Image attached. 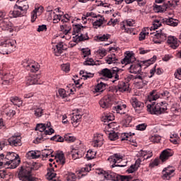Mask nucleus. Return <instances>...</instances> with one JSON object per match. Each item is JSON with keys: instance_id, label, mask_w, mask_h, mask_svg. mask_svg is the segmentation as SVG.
<instances>
[{"instance_id": "f257e3e1", "label": "nucleus", "mask_w": 181, "mask_h": 181, "mask_svg": "<svg viewBox=\"0 0 181 181\" xmlns=\"http://www.w3.org/2000/svg\"><path fill=\"white\" fill-rule=\"evenodd\" d=\"M120 62L122 64H125V66H127V64H132L129 68V73L133 74H139L141 71H142V67H144V66H146L145 69H146V67H148L151 64H153L154 62H156V56H153L148 60L135 63V62H136L135 54L127 51L124 52V59H122Z\"/></svg>"}, {"instance_id": "f03ea898", "label": "nucleus", "mask_w": 181, "mask_h": 181, "mask_svg": "<svg viewBox=\"0 0 181 181\" xmlns=\"http://www.w3.org/2000/svg\"><path fill=\"white\" fill-rule=\"evenodd\" d=\"M50 127H52L50 122H47L45 124H37L35 127V131H39V132H37V136L33 141V144L37 145L39 144H42L43 141L49 139L47 135H52V134H54V129Z\"/></svg>"}, {"instance_id": "7ed1b4c3", "label": "nucleus", "mask_w": 181, "mask_h": 181, "mask_svg": "<svg viewBox=\"0 0 181 181\" xmlns=\"http://www.w3.org/2000/svg\"><path fill=\"white\" fill-rule=\"evenodd\" d=\"M18 158H19V156L16 153H6L4 160L0 161V168L7 165L10 169H16L19 166V163H21V160H18Z\"/></svg>"}, {"instance_id": "20e7f679", "label": "nucleus", "mask_w": 181, "mask_h": 181, "mask_svg": "<svg viewBox=\"0 0 181 181\" xmlns=\"http://www.w3.org/2000/svg\"><path fill=\"white\" fill-rule=\"evenodd\" d=\"M86 29H88V28L80 24H75L73 25L72 35H76V36L74 37L75 42H86V40H90L88 33L85 32Z\"/></svg>"}, {"instance_id": "39448f33", "label": "nucleus", "mask_w": 181, "mask_h": 181, "mask_svg": "<svg viewBox=\"0 0 181 181\" xmlns=\"http://www.w3.org/2000/svg\"><path fill=\"white\" fill-rule=\"evenodd\" d=\"M32 170H37L33 165H28L25 167H21L18 173V178L22 181H36V178L32 175Z\"/></svg>"}, {"instance_id": "423d86ee", "label": "nucleus", "mask_w": 181, "mask_h": 181, "mask_svg": "<svg viewBox=\"0 0 181 181\" xmlns=\"http://www.w3.org/2000/svg\"><path fill=\"white\" fill-rule=\"evenodd\" d=\"M123 71L124 70L115 66L110 69H108L107 68L102 69L100 74L103 77H105V78H115V80L112 81V83H115V81L119 80V74Z\"/></svg>"}, {"instance_id": "0eeeda50", "label": "nucleus", "mask_w": 181, "mask_h": 181, "mask_svg": "<svg viewBox=\"0 0 181 181\" xmlns=\"http://www.w3.org/2000/svg\"><path fill=\"white\" fill-rule=\"evenodd\" d=\"M168 110V104L166 103L161 102L160 103H155L153 102L151 104L147 105V111L150 114H154L155 115H160L166 112Z\"/></svg>"}, {"instance_id": "6e6552de", "label": "nucleus", "mask_w": 181, "mask_h": 181, "mask_svg": "<svg viewBox=\"0 0 181 181\" xmlns=\"http://www.w3.org/2000/svg\"><path fill=\"white\" fill-rule=\"evenodd\" d=\"M16 47V40H4L0 43V54H9L11 52L15 51Z\"/></svg>"}, {"instance_id": "1a4fd4ad", "label": "nucleus", "mask_w": 181, "mask_h": 181, "mask_svg": "<svg viewBox=\"0 0 181 181\" xmlns=\"http://www.w3.org/2000/svg\"><path fill=\"white\" fill-rule=\"evenodd\" d=\"M170 156H173V150L167 148L163 151L160 155V159L156 158L152 161L149 165L150 168H155V166H158L160 162H162V163H163V162H166Z\"/></svg>"}, {"instance_id": "9d476101", "label": "nucleus", "mask_w": 181, "mask_h": 181, "mask_svg": "<svg viewBox=\"0 0 181 181\" xmlns=\"http://www.w3.org/2000/svg\"><path fill=\"white\" fill-rule=\"evenodd\" d=\"M1 78L3 84H11L13 80V71L6 69V64L3 65L2 70L0 71Z\"/></svg>"}, {"instance_id": "9b49d317", "label": "nucleus", "mask_w": 181, "mask_h": 181, "mask_svg": "<svg viewBox=\"0 0 181 181\" xmlns=\"http://www.w3.org/2000/svg\"><path fill=\"white\" fill-rule=\"evenodd\" d=\"M105 179L112 181H130L132 177L128 175H121L112 171H106Z\"/></svg>"}, {"instance_id": "f8f14e48", "label": "nucleus", "mask_w": 181, "mask_h": 181, "mask_svg": "<svg viewBox=\"0 0 181 181\" xmlns=\"http://www.w3.org/2000/svg\"><path fill=\"white\" fill-rule=\"evenodd\" d=\"M22 66H24L26 70L30 71L31 73H36L39 71L40 69V65L39 64V63L32 59H24L22 62Z\"/></svg>"}, {"instance_id": "ddd939ff", "label": "nucleus", "mask_w": 181, "mask_h": 181, "mask_svg": "<svg viewBox=\"0 0 181 181\" xmlns=\"http://www.w3.org/2000/svg\"><path fill=\"white\" fill-rule=\"evenodd\" d=\"M150 35L153 37V42L157 45H160L168 39V35L165 33L164 30H156L154 33H150Z\"/></svg>"}, {"instance_id": "4468645a", "label": "nucleus", "mask_w": 181, "mask_h": 181, "mask_svg": "<svg viewBox=\"0 0 181 181\" xmlns=\"http://www.w3.org/2000/svg\"><path fill=\"white\" fill-rule=\"evenodd\" d=\"M112 104H114V96L111 95H105L99 100V105L103 110L111 108Z\"/></svg>"}, {"instance_id": "2eb2a0df", "label": "nucleus", "mask_w": 181, "mask_h": 181, "mask_svg": "<svg viewBox=\"0 0 181 181\" xmlns=\"http://www.w3.org/2000/svg\"><path fill=\"white\" fill-rule=\"evenodd\" d=\"M168 94H169V92L168 91H164L161 93H159L158 90H153L148 95L147 100H148L149 103H152V101H156L158 98H160V95L161 97H166Z\"/></svg>"}, {"instance_id": "dca6fc26", "label": "nucleus", "mask_w": 181, "mask_h": 181, "mask_svg": "<svg viewBox=\"0 0 181 181\" xmlns=\"http://www.w3.org/2000/svg\"><path fill=\"white\" fill-rule=\"evenodd\" d=\"M130 104L138 114L144 110V103L139 101L136 97H133L130 99Z\"/></svg>"}, {"instance_id": "f3484780", "label": "nucleus", "mask_w": 181, "mask_h": 181, "mask_svg": "<svg viewBox=\"0 0 181 181\" xmlns=\"http://www.w3.org/2000/svg\"><path fill=\"white\" fill-rule=\"evenodd\" d=\"M7 142L10 146H22V137L21 135L14 134L8 139Z\"/></svg>"}, {"instance_id": "a211bd4d", "label": "nucleus", "mask_w": 181, "mask_h": 181, "mask_svg": "<svg viewBox=\"0 0 181 181\" xmlns=\"http://www.w3.org/2000/svg\"><path fill=\"white\" fill-rule=\"evenodd\" d=\"M122 155L121 153H115L113 156L109 158L110 162L114 163L112 166V168H115V166H118L119 168H124L125 165H116L115 163H120L122 161Z\"/></svg>"}, {"instance_id": "6ab92c4d", "label": "nucleus", "mask_w": 181, "mask_h": 181, "mask_svg": "<svg viewBox=\"0 0 181 181\" xmlns=\"http://www.w3.org/2000/svg\"><path fill=\"white\" fill-rule=\"evenodd\" d=\"M49 166L51 167V168L49 169L46 177L47 179H48V180H52V181H59V180L56 179V173H54V168H53V166H54V168H57V165H56V163H53V164L49 163Z\"/></svg>"}, {"instance_id": "aec40b11", "label": "nucleus", "mask_w": 181, "mask_h": 181, "mask_svg": "<svg viewBox=\"0 0 181 181\" xmlns=\"http://www.w3.org/2000/svg\"><path fill=\"white\" fill-rule=\"evenodd\" d=\"M175 173V170L171 167H168L163 169L162 171V177L163 179H166L169 180L170 177H173V174Z\"/></svg>"}, {"instance_id": "412c9836", "label": "nucleus", "mask_w": 181, "mask_h": 181, "mask_svg": "<svg viewBox=\"0 0 181 181\" xmlns=\"http://www.w3.org/2000/svg\"><path fill=\"white\" fill-rule=\"evenodd\" d=\"M148 77V75L146 74H141L140 75H136V78H138L137 80H139V82H137V86L139 85L140 88H142L148 84V82L146 80H145Z\"/></svg>"}, {"instance_id": "4be33fe9", "label": "nucleus", "mask_w": 181, "mask_h": 181, "mask_svg": "<svg viewBox=\"0 0 181 181\" xmlns=\"http://www.w3.org/2000/svg\"><path fill=\"white\" fill-rule=\"evenodd\" d=\"M0 177L3 181H11L13 179V175L6 170H0Z\"/></svg>"}, {"instance_id": "5701e85b", "label": "nucleus", "mask_w": 181, "mask_h": 181, "mask_svg": "<svg viewBox=\"0 0 181 181\" xmlns=\"http://www.w3.org/2000/svg\"><path fill=\"white\" fill-rule=\"evenodd\" d=\"M14 6L25 13L28 12V9H29V4H28L27 0H18Z\"/></svg>"}, {"instance_id": "b1692460", "label": "nucleus", "mask_w": 181, "mask_h": 181, "mask_svg": "<svg viewBox=\"0 0 181 181\" xmlns=\"http://www.w3.org/2000/svg\"><path fill=\"white\" fill-rule=\"evenodd\" d=\"M167 43L170 45L172 49H177L179 47V42H177V38L175 36L170 35L168 37Z\"/></svg>"}, {"instance_id": "393cba45", "label": "nucleus", "mask_w": 181, "mask_h": 181, "mask_svg": "<svg viewBox=\"0 0 181 181\" xmlns=\"http://www.w3.org/2000/svg\"><path fill=\"white\" fill-rule=\"evenodd\" d=\"M39 78L37 74L31 75L26 77L27 86H33V84H39Z\"/></svg>"}, {"instance_id": "a878e982", "label": "nucleus", "mask_w": 181, "mask_h": 181, "mask_svg": "<svg viewBox=\"0 0 181 181\" xmlns=\"http://www.w3.org/2000/svg\"><path fill=\"white\" fill-rule=\"evenodd\" d=\"M137 158H142L143 160H145V159H149L150 158H152L153 156V153H152V151H146L141 150L139 151V153L136 155Z\"/></svg>"}, {"instance_id": "bb28decb", "label": "nucleus", "mask_w": 181, "mask_h": 181, "mask_svg": "<svg viewBox=\"0 0 181 181\" xmlns=\"http://www.w3.org/2000/svg\"><path fill=\"white\" fill-rule=\"evenodd\" d=\"M153 11L157 13L165 12L169 8V4L164 3L163 5L154 4L153 6Z\"/></svg>"}, {"instance_id": "cd10ccee", "label": "nucleus", "mask_w": 181, "mask_h": 181, "mask_svg": "<svg viewBox=\"0 0 181 181\" xmlns=\"http://www.w3.org/2000/svg\"><path fill=\"white\" fill-rule=\"evenodd\" d=\"M0 28L2 29V30H8L10 33H12V32H16V30H19V28L17 27H13L12 24H8V23H0Z\"/></svg>"}, {"instance_id": "c85d7f7f", "label": "nucleus", "mask_w": 181, "mask_h": 181, "mask_svg": "<svg viewBox=\"0 0 181 181\" xmlns=\"http://www.w3.org/2000/svg\"><path fill=\"white\" fill-rule=\"evenodd\" d=\"M104 139L103 138V134H95L93 137V144L94 146L97 147H100L103 146V144H104L103 142Z\"/></svg>"}, {"instance_id": "c756f323", "label": "nucleus", "mask_w": 181, "mask_h": 181, "mask_svg": "<svg viewBox=\"0 0 181 181\" xmlns=\"http://www.w3.org/2000/svg\"><path fill=\"white\" fill-rule=\"evenodd\" d=\"M112 110L114 112L122 115L127 112V105H117V106L113 107Z\"/></svg>"}, {"instance_id": "7c9ffc66", "label": "nucleus", "mask_w": 181, "mask_h": 181, "mask_svg": "<svg viewBox=\"0 0 181 181\" xmlns=\"http://www.w3.org/2000/svg\"><path fill=\"white\" fill-rule=\"evenodd\" d=\"M105 62L107 63V64H117V63H119V60L117 59L115 54L107 55V57L105 58Z\"/></svg>"}, {"instance_id": "2f4dec72", "label": "nucleus", "mask_w": 181, "mask_h": 181, "mask_svg": "<svg viewBox=\"0 0 181 181\" xmlns=\"http://www.w3.org/2000/svg\"><path fill=\"white\" fill-rule=\"evenodd\" d=\"M115 119V117H114V115L111 113L106 114L102 119L103 122H105L106 125L108 124L109 127H111V125H112V121H114Z\"/></svg>"}, {"instance_id": "473e14b6", "label": "nucleus", "mask_w": 181, "mask_h": 181, "mask_svg": "<svg viewBox=\"0 0 181 181\" xmlns=\"http://www.w3.org/2000/svg\"><path fill=\"white\" fill-rule=\"evenodd\" d=\"M13 11H11V15H13V18H18V16H23V15H25V12L22 11L21 8H18L16 6H14Z\"/></svg>"}, {"instance_id": "72a5a7b5", "label": "nucleus", "mask_w": 181, "mask_h": 181, "mask_svg": "<svg viewBox=\"0 0 181 181\" xmlns=\"http://www.w3.org/2000/svg\"><path fill=\"white\" fill-rule=\"evenodd\" d=\"M86 153V149L83 148L82 150H78L75 151H72V159L76 160V159H80V158H83L84 154Z\"/></svg>"}, {"instance_id": "f704fd0d", "label": "nucleus", "mask_w": 181, "mask_h": 181, "mask_svg": "<svg viewBox=\"0 0 181 181\" xmlns=\"http://www.w3.org/2000/svg\"><path fill=\"white\" fill-rule=\"evenodd\" d=\"M63 50H66L64 49V46L63 45V42H59L56 45V47L54 49V53L55 56H60L63 53Z\"/></svg>"}, {"instance_id": "c9c22d12", "label": "nucleus", "mask_w": 181, "mask_h": 181, "mask_svg": "<svg viewBox=\"0 0 181 181\" xmlns=\"http://www.w3.org/2000/svg\"><path fill=\"white\" fill-rule=\"evenodd\" d=\"M117 88L119 91H121V93H124V91H128V90H129V84L128 83L121 81L119 82Z\"/></svg>"}, {"instance_id": "e433bc0d", "label": "nucleus", "mask_w": 181, "mask_h": 181, "mask_svg": "<svg viewBox=\"0 0 181 181\" xmlns=\"http://www.w3.org/2000/svg\"><path fill=\"white\" fill-rule=\"evenodd\" d=\"M60 30L64 33V35H65V36H67V35H70V33H71V25L67 24L61 25Z\"/></svg>"}, {"instance_id": "4c0bfd02", "label": "nucleus", "mask_w": 181, "mask_h": 181, "mask_svg": "<svg viewBox=\"0 0 181 181\" xmlns=\"http://www.w3.org/2000/svg\"><path fill=\"white\" fill-rule=\"evenodd\" d=\"M110 37H111V35L110 34H100L95 36V40H96V42H107V40H108Z\"/></svg>"}, {"instance_id": "58836bf2", "label": "nucleus", "mask_w": 181, "mask_h": 181, "mask_svg": "<svg viewBox=\"0 0 181 181\" xmlns=\"http://www.w3.org/2000/svg\"><path fill=\"white\" fill-rule=\"evenodd\" d=\"M10 101L13 104V105H17V107H21V105L23 104L22 99L17 96H11L10 98Z\"/></svg>"}, {"instance_id": "ea45409f", "label": "nucleus", "mask_w": 181, "mask_h": 181, "mask_svg": "<svg viewBox=\"0 0 181 181\" xmlns=\"http://www.w3.org/2000/svg\"><path fill=\"white\" fill-rule=\"evenodd\" d=\"M106 134L108 135V138L110 141H117V139H119V136L121 135L114 131L106 132Z\"/></svg>"}, {"instance_id": "a19ab883", "label": "nucleus", "mask_w": 181, "mask_h": 181, "mask_svg": "<svg viewBox=\"0 0 181 181\" xmlns=\"http://www.w3.org/2000/svg\"><path fill=\"white\" fill-rule=\"evenodd\" d=\"M71 118L74 127H77V124L81 122V115L73 114Z\"/></svg>"}, {"instance_id": "79ce46f5", "label": "nucleus", "mask_w": 181, "mask_h": 181, "mask_svg": "<svg viewBox=\"0 0 181 181\" xmlns=\"http://www.w3.org/2000/svg\"><path fill=\"white\" fill-rule=\"evenodd\" d=\"M133 135H135V133H122L119 139L120 141H131Z\"/></svg>"}, {"instance_id": "37998d69", "label": "nucleus", "mask_w": 181, "mask_h": 181, "mask_svg": "<svg viewBox=\"0 0 181 181\" xmlns=\"http://www.w3.org/2000/svg\"><path fill=\"white\" fill-rule=\"evenodd\" d=\"M95 54L98 59H103L105 56H107V50L104 48H100L95 52Z\"/></svg>"}, {"instance_id": "c03bdc74", "label": "nucleus", "mask_w": 181, "mask_h": 181, "mask_svg": "<svg viewBox=\"0 0 181 181\" xmlns=\"http://www.w3.org/2000/svg\"><path fill=\"white\" fill-rule=\"evenodd\" d=\"M51 156V158H54V155H53V151L50 148H45L42 151V158H49Z\"/></svg>"}, {"instance_id": "a18cd8bd", "label": "nucleus", "mask_w": 181, "mask_h": 181, "mask_svg": "<svg viewBox=\"0 0 181 181\" xmlns=\"http://www.w3.org/2000/svg\"><path fill=\"white\" fill-rule=\"evenodd\" d=\"M106 88H107V84L103 82H100L95 86V90L96 93H103V91H104V90H105Z\"/></svg>"}, {"instance_id": "49530a36", "label": "nucleus", "mask_w": 181, "mask_h": 181, "mask_svg": "<svg viewBox=\"0 0 181 181\" xmlns=\"http://www.w3.org/2000/svg\"><path fill=\"white\" fill-rule=\"evenodd\" d=\"M49 13L53 16V23H59L62 21V15H56L53 10L49 11Z\"/></svg>"}, {"instance_id": "de8ad7c7", "label": "nucleus", "mask_w": 181, "mask_h": 181, "mask_svg": "<svg viewBox=\"0 0 181 181\" xmlns=\"http://www.w3.org/2000/svg\"><path fill=\"white\" fill-rule=\"evenodd\" d=\"M56 162L58 165L63 166L66 163V158H64V154L59 153L57 154V158H56Z\"/></svg>"}, {"instance_id": "09e8293b", "label": "nucleus", "mask_w": 181, "mask_h": 181, "mask_svg": "<svg viewBox=\"0 0 181 181\" xmlns=\"http://www.w3.org/2000/svg\"><path fill=\"white\" fill-rule=\"evenodd\" d=\"M133 25L131 23L123 24L121 27L122 30H125L127 33H132L134 32V28H132Z\"/></svg>"}, {"instance_id": "8fccbe9b", "label": "nucleus", "mask_w": 181, "mask_h": 181, "mask_svg": "<svg viewBox=\"0 0 181 181\" xmlns=\"http://www.w3.org/2000/svg\"><path fill=\"white\" fill-rule=\"evenodd\" d=\"M90 170H91V165L81 168L78 173L79 175H81V177L87 176V173L90 172Z\"/></svg>"}, {"instance_id": "3c124183", "label": "nucleus", "mask_w": 181, "mask_h": 181, "mask_svg": "<svg viewBox=\"0 0 181 181\" xmlns=\"http://www.w3.org/2000/svg\"><path fill=\"white\" fill-rule=\"evenodd\" d=\"M44 112H45L42 107H37L34 110V115L35 117H37V118H40V117L43 115Z\"/></svg>"}, {"instance_id": "603ef678", "label": "nucleus", "mask_w": 181, "mask_h": 181, "mask_svg": "<svg viewBox=\"0 0 181 181\" xmlns=\"http://www.w3.org/2000/svg\"><path fill=\"white\" fill-rule=\"evenodd\" d=\"M149 140L151 141V142H153V144H159V142H160V136L155 134L150 136Z\"/></svg>"}, {"instance_id": "864d4df0", "label": "nucleus", "mask_w": 181, "mask_h": 181, "mask_svg": "<svg viewBox=\"0 0 181 181\" xmlns=\"http://www.w3.org/2000/svg\"><path fill=\"white\" fill-rule=\"evenodd\" d=\"M81 20L83 21V23H94V19L91 18V17L85 16L81 17Z\"/></svg>"}, {"instance_id": "5fc2aeb1", "label": "nucleus", "mask_w": 181, "mask_h": 181, "mask_svg": "<svg viewBox=\"0 0 181 181\" xmlns=\"http://www.w3.org/2000/svg\"><path fill=\"white\" fill-rule=\"evenodd\" d=\"M132 122V116L127 115L126 118L124 119V125L127 127H129V124Z\"/></svg>"}, {"instance_id": "6e6d98bb", "label": "nucleus", "mask_w": 181, "mask_h": 181, "mask_svg": "<svg viewBox=\"0 0 181 181\" xmlns=\"http://www.w3.org/2000/svg\"><path fill=\"white\" fill-rule=\"evenodd\" d=\"M95 156V153L94 151H93L92 150L88 151V152L86 155V158L88 160H90L91 159H94Z\"/></svg>"}, {"instance_id": "4d7b16f0", "label": "nucleus", "mask_w": 181, "mask_h": 181, "mask_svg": "<svg viewBox=\"0 0 181 181\" xmlns=\"http://www.w3.org/2000/svg\"><path fill=\"white\" fill-rule=\"evenodd\" d=\"M170 141L174 145H177V141H179V136L177 134H173L170 136Z\"/></svg>"}, {"instance_id": "13d9d810", "label": "nucleus", "mask_w": 181, "mask_h": 181, "mask_svg": "<svg viewBox=\"0 0 181 181\" xmlns=\"http://www.w3.org/2000/svg\"><path fill=\"white\" fill-rule=\"evenodd\" d=\"M91 54V50L88 48L82 49V56L84 59Z\"/></svg>"}, {"instance_id": "bf43d9fd", "label": "nucleus", "mask_w": 181, "mask_h": 181, "mask_svg": "<svg viewBox=\"0 0 181 181\" xmlns=\"http://www.w3.org/2000/svg\"><path fill=\"white\" fill-rule=\"evenodd\" d=\"M147 127L148 124H146V123H142L136 126V129H137V131H145Z\"/></svg>"}, {"instance_id": "052dcab7", "label": "nucleus", "mask_w": 181, "mask_h": 181, "mask_svg": "<svg viewBox=\"0 0 181 181\" xmlns=\"http://www.w3.org/2000/svg\"><path fill=\"white\" fill-rule=\"evenodd\" d=\"M83 64L86 66H95V62L93 58H89L86 61L84 62Z\"/></svg>"}, {"instance_id": "680f3d73", "label": "nucleus", "mask_w": 181, "mask_h": 181, "mask_svg": "<svg viewBox=\"0 0 181 181\" xmlns=\"http://www.w3.org/2000/svg\"><path fill=\"white\" fill-rule=\"evenodd\" d=\"M64 140L66 142H74V141H76V137L70 136L69 134H66L64 136Z\"/></svg>"}, {"instance_id": "e2e57ef3", "label": "nucleus", "mask_w": 181, "mask_h": 181, "mask_svg": "<svg viewBox=\"0 0 181 181\" xmlns=\"http://www.w3.org/2000/svg\"><path fill=\"white\" fill-rule=\"evenodd\" d=\"M61 69L63 71L69 73L70 71V64H64L61 66Z\"/></svg>"}, {"instance_id": "0e129e2a", "label": "nucleus", "mask_w": 181, "mask_h": 181, "mask_svg": "<svg viewBox=\"0 0 181 181\" xmlns=\"http://www.w3.org/2000/svg\"><path fill=\"white\" fill-rule=\"evenodd\" d=\"M65 181H76V175H74V173H69Z\"/></svg>"}, {"instance_id": "69168bd1", "label": "nucleus", "mask_w": 181, "mask_h": 181, "mask_svg": "<svg viewBox=\"0 0 181 181\" xmlns=\"http://www.w3.org/2000/svg\"><path fill=\"white\" fill-rule=\"evenodd\" d=\"M35 151H28L27 153H26V158L28 159H35Z\"/></svg>"}, {"instance_id": "338daca9", "label": "nucleus", "mask_w": 181, "mask_h": 181, "mask_svg": "<svg viewBox=\"0 0 181 181\" xmlns=\"http://www.w3.org/2000/svg\"><path fill=\"white\" fill-rule=\"evenodd\" d=\"M58 93L59 94V96L62 98H66V97H67V94H66V90L63 88L59 89Z\"/></svg>"}, {"instance_id": "774afa93", "label": "nucleus", "mask_w": 181, "mask_h": 181, "mask_svg": "<svg viewBox=\"0 0 181 181\" xmlns=\"http://www.w3.org/2000/svg\"><path fill=\"white\" fill-rule=\"evenodd\" d=\"M33 12H34L35 15H41L42 12H43V7L40 6V7L35 8Z\"/></svg>"}]
</instances>
